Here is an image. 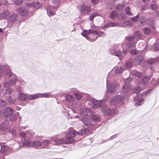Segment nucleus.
I'll return each instance as SVG.
<instances>
[{"label":"nucleus","instance_id":"obj_1","mask_svg":"<svg viewBox=\"0 0 159 159\" xmlns=\"http://www.w3.org/2000/svg\"><path fill=\"white\" fill-rule=\"evenodd\" d=\"M97 33V30H94L92 29L87 31L86 33L89 34L88 36V39H89L90 41L92 42L95 41L98 38Z\"/></svg>","mask_w":159,"mask_h":159},{"label":"nucleus","instance_id":"obj_2","mask_svg":"<svg viewBox=\"0 0 159 159\" xmlns=\"http://www.w3.org/2000/svg\"><path fill=\"white\" fill-rule=\"evenodd\" d=\"M124 99V97L120 95L118 96L113 98L111 99V103L112 104H116V103H121Z\"/></svg>","mask_w":159,"mask_h":159},{"label":"nucleus","instance_id":"obj_3","mask_svg":"<svg viewBox=\"0 0 159 159\" xmlns=\"http://www.w3.org/2000/svg\"><path fill=\"white\" fill-rule=\"evenodd\" d=\"M18 14L22 16H26L28 15L29 12L27 10L23 7H20L16 11Z\"/></svg>","mask_w":159,"mask_h":159},{"label":"nucleus","instance_id":"obj_4","mask_svg":"<svg viewBox=\"0 0 159 159\" xmlns=\"http://www.w3.org/2000/svg\"><path fill=\"white\" fill-rule=\"evenodd\" d=\"M80 114L84 116H87L91 115L90 110L89 108H82L80 111Z\"/></svg>","mask_w":159,"mask_h":159},{"label":"nucleus","instance_id":"obj_5","mask_svg":"<svg viewBox=\"0 0 159 159\" xmlns=\"http://www.w3.org/2000/svg\"><path fill=\"white\" fill-rule=\"evenodd\" d=\"M14 110L10 107H7L5 110L4 115L5 116L8 117L14 112Z\"/></svg>","mask_w":159,"mask_h":159},{"label":"nucleus","instance_id":"obj_6","mask_svg":"<svg viewBox=\"0 0 159 159\" xmlns=\"http://www.w3.org/2000/svg\"><path fill=\"white\" fill-rule=\"evenodd\" d=\"M81 12L84 14H87L91 11V8L85 6H83L80 7Z\"/></svg>","mask_w":159,"mask_h":159},{"label":"nucleus","instance_id":"obj_7","mask_svg":"<svg viewBox=\"0 0 159 159\" xmlns=\"http://www.w3.org/2000/svg\"><path fill=\"white\" fill-rule=\"evenodd\" d=\"M104 114L108 116L111 115L114 112V111L113 109H110L108 108H106L105 109L102 110Z\"/></svg>","mask_w":159,"mask_h":159},{"label":"nucleus","instance_id":"obj_8","mask_svg":"<svg viewBox=\"0 0 159 159\" xmlns=\"http://www.w3.org/2000/svg\"><path fill=\"white\" fill-rule=\"evenodd\" d=\"M82 121L84 124L86 126H90L92 125L90 120L88 118H83L82 119Z\"/></svg>","mask_w":159,"mask_h":159},{"label":"nucleus","instance_id":"obj_9","mask_svg":"<svg viewBox=\"0 0 159 159\" xmlns=\"http://www.w3.org/2000/svg\"><path fill=\"white\" fill-rule=\"evenodd\" d=\"M65 141V144H68L73 143L74 141V139L67 134L66 139Z\"/></svg>","mask_w":159,"mask_h":159},{"label":"nucleus","instance_id":"obj_10","mask_svg":"<svg viewBox=\"0 0 159 159\" xmlns=\"http://www.w3.org/2000/svg\"><path fill=\"white\" fill-rule=\"evenodd\" d=\"M8 121H4L0 125V129L3 130H6L8 128Z\"/></svg>","mask_w":159,"mask_h":159},{"label":"nucleus","instance_id":"obj_11","mask_svg":"<svg viewBox=\"0 0 159 159\" xmlns=\"http://www.w3.org/2000/svg\"><path fill=\"white\" fill-rule=\"evenodd\" d=\"M101 105V102L100 101L95 100L93 101L92 106L93 108H96L100 107Z\"/></svg>","mask_w":159,"mask_h":159},{"label":"nucleus","instance_id":"obj_12","mask_svg":"<svg viewBox=\"0 0 159 159\" xmlns=\"http://www.w3.org/2000/svg\"><path fill=\"white\" fill-rule=\"evenodd\" d=\"M143 60V59L142 57L141 56H138L135 58V64L136 65H139Z\"/></svg>","mask_w":159,"mask_h":159},{"label":"nucleus","instance_id":"obj_13","mask_svg":"<svg viewBox=\"0 0 159 159\" xmlns=\"http://www.w3.org/2000/svg\"><path fill=\"white\" fill-rule=\"evenodd\" d=\"M10 13L8 11H3L0 15V17L1 19H4L9 16Z\"/></svg>","mask_w":159,"mask_h":159},{"label":"nucleus","instance_id":"obj_14","mask_svg":"<svg viewBox=\"0 0 159 159\" xmlns=\"http://www.w3.org/2000/svg\"><path fill=\"white\" fill-rule=\"evenodd\" d=\"M28 98V95L24 93H20L19 96V99L22 101H25Z\"/></svg>","mask_w":159,"mask_h":159},{"label":"nucleus","instance_id":"obj_15","mask_svg":"<svg viewBox=\"0 0 159 159\" xmlns=\"http://www.w3.org/2000/svg\"><path fill=\"white\" fill-rule=\"evenodd\" d=\"M109 17L112 19H115L118 17V15L116 11H113L110 13Z\"/></svg>","mask_w":159,"mask_h":159},{"label":"nucleus","instance_id":"obj_16","mask_svg":"<svg viewBox=\"0 0 159 159\" xmlns=\"http://www.w3.org/2000/svg\"><path fill=\"white\" fill-rule=\"evenodd\" d=\"M40 95L39 94H35L30 95L28 98L30 100H33L40 97Z\"/></svg>","mask_w":159,"mask_h":159},{"label":"nucleus","instance_id":"obj_17","mask_svg":"<svg viewBox=\"0 0 159 159\" xmlns=\"http://www.w3.org/2000/svg\"><path fill=\"white\" fill-rule=\"evenodd\" d=\"M89 133V130L87 129H82L80 132H78V135H83Z\"/></svg>","mask_w":159,"mask_h":159},{"label":"nucleus","instance_id":"obj_18","mask_svg":"<svg viewBox=\"0 0 159 159\" xmlns=\"http://www.w3.org/2000/svg\"><path fill=\"white\" fill-rule=\"evenodd\" d=\"M42 145V143L39 141H36L33 143L32 145L36 148L40 147Z\"/></svg>","mask_w":159,"mask_h":159},{"label":"nucleus","instance_id":"obj_19","mask_svg":"<svg viewBox=\"0 0 159 159\" xmlns=\"http://www.w3.org/2000/svg\"><path fill=\"white\" fill-rule=\"evenodd\" d=\"M69 136L73 139L76 136L78 135V132L75 130L71 131L68 134Z\"/></svg>","mask_w":159,"mask_h":159},{"label":"nucleus","instance_id":"obj_20","mask_svg":"<svg viewBox=\"0 0 159 159\" xmlns=\"http://www.w3.org/2000/svg\"><path fill=\"white\" fill-rule=\"evenodd\" d=\"M57 144H61L65 143V141L62 138L57 139L55 140Z\"/></svg>","mask_w":159,"mask_h":159},{"label":"nucleus","instance_id":"obj_21","mask_svg":"<svg viewBox=\"0 0 159 159\" xmlns=\"http://www.w3.org/2000/svg\"><path fill=\"white\" fill-rule=\"evenodd\" d=\"M117 26L116 23L115 22H111L108 23L106 25L104 26V28H108L110 27H114Z\"/></svg>","mask_w":159,"mask_h":159},{"label":"nucleus","instance_id":"obj_22","mask_svg":"<svg viewBox=\"0 0 159 159\" xmlns=\"http://www.w3.org/2000/svg\"><path fill=\"white\" fill-rule=\"evenodd\" d=\"M143 31L145 34L148 35L150 34L151 32V29L148 27H146L143 28Z\"/></svg>","mask_w":159,"mask_h":159},{"label":"nucleus","instance_id":"obj_23","mask_svg":"<svg viewBox=\"0 0 159 159\" xmlns=\"http://www.w3.org/2000/svg\"><path fill=\"white\" fill-rule=\"evenodd\" d=\"M97 16H99V14L97 12H94L90 16L89 18V20L91 21H93L94 18Z\"/></svg>","mask_w":159,"mask_h":159},{"label":"nucleus","instance_id":"obj_24","mask_svg":"<svg viewBox=\"0 0 159 159\" xmlns=\"http://www.w3.org/2000/svg\"><path fill=\"white\" fill-rule=\"evenodd\" d=\"M42 6V4L38 2H34L33 7L34 8L38 9Z\"/></svg>","mask_w":159,"mask_h":159},{"label":"nucleus","instance_id":"obj_25","mask_svg":"<svg viewBox=\"0 0 159 159\" xmlns=\"http://www.w3.org/2000/svg\"><path fill=\"white\" fill-rule=\"evenodd\" d=\"M31 142L29 140H25L23 142V146L29 147L30 146Z\"/></svg>","mask_w":159,"mask_h":159},{"label":"nucleus","instance_id":"obj_26","mask_svg":"<svg viewBox=\"0 0 159 159\" xmlns=\"http://www.w3.org/2000/svg\"><path fill=\"white\" fill-rule=\"evenodd\" d=\"M92 119L94 121H99L100 120V117L96 115H93L91 116Z\"/></svg>","mask_w":159,"mask_h":159},{"label":"nucleus","instance_id":"obj_27","mask_svg":"<svg viewBox=\"0 0 159 159\" xmlns=\"http://www.w3.org/2000/svg\"><path fill=\"white\" fill-rule=\"evenodd\" d=\"M9 149V148L7 146H3L1 147V151L2 152H4Z\"/></svg>","mask_w":159,"mask_h":159},{"label":"nucleus","instance_id":"obj_28","mask_svg":"<svg viewBox=\"0 0 159 159\" xmlns=\"http://www.w3.org/2000/svg\"><path fill=\"white\" fill-rule=\"evenodd\" d=\"M147 20L144 17H142L140 20L141 25L142 26H144Z\"/></svg>","mask_w":159,"mask_h":159},{"label":"nucleus","instance_id":"obj_29","mask_svg":"<svg viewBox=\"0 0 159 159\" xmlns=\"http://www.w3.org/2000/svg\"><path fill=\"white\" fill-rule=\"evenodd\" d=\"M17 15L16 14L12 15L10 17V19L11 21H15L16 20Z\"/></svg>","mask_w":159,"mask_h":159},{"label":"nucleus","instance_id":"obj_30","mask_svg":"<svg viewBox=\"0 0 159 159\" xmlns=\"http://www.w3.org/2000/svg\"><path fill=\"white\" fill-rule=\"evenodd\" d=\"M150 78L148 76H145L143 78L142 80L143 83H146L150 80Z\"/></svg>","mask_w":159,"mask_h":159},{"label":"nucleus","instance_id":"obj_31","mask_svg":"<svg viewBox=\"0 0 159 159\" xmlns=\"http://www.w3.org/2000/svg\"><path fill=\"white\" fill-rule=\"evenodd\" d=\"M133 75L134 76L138 77L139 78H141L142 76V74L141 73L137 71H134Z\"/></svg>","mask_w":159,"mask_h":159},{"label":"nucleus","instance_id":"obj_32","mask_svg":"<svg viewBox=\"0 0 159 159\" xmlns=\"http://www.w3.org/2000/svg\"><path fill=\"white\" fill-rule=\"evenodd\" d=\"M124 6L121 4H118L116 6V8L118 11H121L123 9Z\"/></svg>","mask_w":159,"mask_h":159},{"label":"nucleus","instance_id":"obj_33","mask_svg":"<svg viewBox=\"0 0 159 159\" xmlns=\"http://www.w3.org/2000/svg\"><path fill=\"white\" fill-rule=\"evenodd\" d=\"M126 17V16L123 13H122L119 15H118V18L119 19H125Z\"/></svg>","mask_w":159,"mask_h":159},{"label":"nucleus","instance_id":"obj_34","mask_svg":"<svg viewBox=\"0 0 159 159\" xmlns=\"http://www.w3.org/2000/svg\"><path fill=\"white\" fill-rule=\"evenodd\" d=\"M132 65V63L130 61H127L126 63V67L127 69H130Z\"/></svg>","mask_w":159,"mask_h":159},{"label":"nucleus","instance_id":"obj_35","mask_svg":"<svg viewBox=\"0 0 159 159\" xmlns=\"http://www.w3.org/2000/svg\"><path fill=\"white\" fill-rule=\"evenodd\" d=\"M66 98L67 101L70 102L73 100V96L71 95H67L66 96Z\"/></svg>","mask_w":159,"mask_h":159},{"label":"nucleus","instance_id":"obj_36","mask_svg":"<svg viewBox=\"0 0 159 159\" xmlns=\"http://www.w3.org/2000/svg\"><path fill=\"white\" fill-rule=\"evenodd\" d=\"M125 12L126 14L128 15H131V13L130 11V8L129 7H126L125 9Z\"/></svg>","mask_w":159,"mask_h":159},{"label":"nucleus","instance_id":"obj_37","mask_svg":"<svg viewBox=\"0 0 159 159\" xmlns=\"http://www.w3.org/2000/svg\"><path fill=\"white\" fill-rule=\"evenodd\" d=\"M135 34L134 37H135V38L139 39L141 38V35L139 31H137L135 33Z\"/></svg>","mask_w":159,"mask_h":159},{"label":"nucleus","instance_id":"obj_38","mask_svg":"<svg viewBox=\"0 0 159 159\" xmlns=\"http://www.w3.org/2000/svg\"><path fill=\"white\" fill-rule=\"evenodd\" d=\"M6 105V103L2 100L0 99V107H3Z\"/></svg>","mask_w":159,"mask_h":159},{"label":"nucleus","instance_id":"obj_39","mask_svg":"<svg viewBox=\"0 0 159 159\" xmlns=\"http://www.w3.org/2000/svg\"><path fill=\"white\" fill-rule=\"evenodd\" d=\"M157 61L156 58L152 59L148 61V62L149 64H152L155 63Z\"/></svg>","mask_w":159,"mask_h":159},{"label":"nucleus","instance_id":"obj_40","mask_svg":"<svg viewBox=\"0 0 159 159\" xmlns=\"http://www.w3.org/2000/svg\"><path fill=\"white\" fill-rule=\"evenodd\" d=\"M40 94V97L48 98L49 97L50 95V94L49 93H45L43 94Z\"/></svg>","mask_w":159,"mask_h":159},{"label":"nucleus","instance_id":"obj_41","mask_svg":"<svg viewBox=\"0 0 159 159\" xmlns=\"http://www.w3.org/2000/svg\"><path fill=\"white\" fill-rule=\"evenodd\" d=\"M134 92L136 93H139L141 91V88L138 87L134 89Z\"/></svg>","mask_w":159,"mask_h":159},{"label":"nucleus","instance_id":"obj_42","mask_svg":"<svg viewBox=\"0 0 159 159\" xmlns=\"http://www.w3.org/2000/svg\"><path fill=\"white\" fill-rule=\"evenodd\" d=\"M153 49L154 51H158L159 50V44H156L154 45Z\"/></svg>","mask_w":159,"mask_h":159},{"label":"nucleus","instance_id":"obj_43","mask_svg":"<svg viewBox=\"0 0 159 159\" xmlns=\"http://www.w3.org/2000/svg\"><path fill=\"white\" fill-rule=\"evenodd\" d=\"M87 31V30H84V32H85V33H81V34L83 36L85 37L87 39H88V36H89V34H88L86 33Z\"/></svg>","mask_w":159,"mask_h":159},{"label":"nucleus","instance_id":"obj_44","mask_svg":"<svg viewBox=\"0 0 159 159\" xmlns=\"http://www.w3.org/2000/svg\"><path fill=\"white\" fill-rule=\"evenodd\" d=\"M74 94L76 99L78 100H80L81 98V95L80 94L75 93Z\"/></svg>","mask_w":159,"mask_h":159},{"label":"nucleus","instance_id":"obj_45","mask_svg":"<svg viewBox=\"0 0 159 159\" xmlns=\"http://www.w3.org/2000/svg\"><path fill=\"white\" fill-rule=\"evenodd\" d=\"M6 92L5 90L3 89L2 91H0V98H2L5 95V93Z\"/></svg>","mask_w":159,"mask_h":159},{"label":"nucleus","instance_id":"obj_46","mask_svg":"<svg viewBox=\"0 0 159 159\" xmlns=\"http://www.w3.org/2000/svg\"><path fill=\"white\" fill-rule=\"evenodd\" d=\"M150 8L154 10H156L157 9V6L156 5L152 4L150 6Z\"/></svg>","mask_w":159,"mask_h":159},{"label":"nucleus","instance_id":"obj_47","mask_svg":"<svg viewBox=\"0 0 159 159\" xmlns=\"http://www.w3.org/2000/svg\"><path fill=\"white\" fill-rule=\"evenodd\" d=\"M97 37L99 36H104L105 35V33L104 32L101 31V32H99L98 31V33H97Z\"/></svg>","mask_w":159,"mask_h":159},{"label":"nucleus","instance_id":"obj_48","mask_svg":"<svg viewBox=\"0 0 159 159\" xmlns=\"http://www.w3.org/2000/svg\"><path fill=\"white\" fill-rule=\"evenodd\" d=\"M10 120L11 122H14L16 120V119L15 116H12L10 117Z\"/></svg>","mask_w":159,"mask_h":159},{"label":"nucleus","instance_id":"obj_49","mask_svg":"<svg viewBox=\"0 0 159 159\" xmlns=\"http://www.w3.org/2000/svg\"><path fill=\"white\" fill-rule=\"evenodd\" d=\"M135 38H135V37H134V36H130V37H126V39L130 41H132Z\"/></svg>","mask_w":159,"mask_h":159},{"label":"nucleus","instance_id":"obj_50","mask_svg":"<svg viewBox=\"0 0 159 159\" xmlns=\"http://www.w3.org/2000/svg\"><path fill=\"white\" fill-rule=\"evenodd\" d=\"M48 14L49 16H52L54 14L53 11L52 10L47 11Z\"/></svg>","mask_w":159,"mask_h":159},{"label":"nucleus","instance_id":"obj_51","mask_svg":"<svg viewBox=\"0 0 159 159\" xmlns=\"http://www.w3.org/2000/svg\"><path fill=\"white\" fill-rule=\"evenodd\" d=\"M138 52L135 50H132L130 52V53L132 55H136L137 54Z\"/></svg>","mask_w":159,"mask_h":159},{"label":"nucleus","instance_id":"obj_52","mask_svg":"<svg viewBox=\"0 0 159 159\" xmlns=\"http://www.w3.org/2000/svg\"><path fill=\"white\" fill-rule=\"evenodd\" d=\"M148 20H149V19H148ZM149 20L150 21V22L148 23L147 24L148 25L152 26L153 25V20L152 19H151Z\"/></svg>","mask_w":159,"mask_h":159},{"label":"nucleus","instance_id":"obj_53","mask_svg":"<svg viewBox=\"0 0 159 159\" xmlns=\"http://www.w3.org/2000/svg\"><path fill=\"white\" fill-rule=\"evenodd\" d=\"M23 1V0H15V3L16 4L19 5L22 3Z\"/></svg>","mask_w":159,"mask_h":159},{"label":"nucleus","instance_id":"obj_54","mask_svg":"<svg viewBox=\"0 0 159 159\" xmlns=\"http://www.w3.org/2000/svg\"><path fill=\"white\" fill-rule=\"evenodd\" d=\"M34 2L30 3H27L26 4V6L27 7H33Z\"/></svg>","mask_w":159,"mask_h":159},{"label":"nucleus","instance_id":"obj_55","mask_svg":"<svg viewBox=\"0 0 159 159\" xmlns=\"http://www.w3.org/2000/svg\"><path fill=\"white\" fill-rule=\"evenodd\" d=\"M143 102V99H141L139 101V102L137 103V104L139 106L141 105L142 103V102Z\"/></svg>","mask_w":159,"mask_h":159},{"label":"nucleus","instance_id":"obj_56","mask_svg":"<svg viewBox=\"0 0 159 159\" xmlns=\"http://www.w3.org/2000/svg\"><path fill=\"white\" fill-rule=\"evenodd\" d=\"M12 92L13 90L11 89H7V91H6V92L9 94H10Z\"/></svg>","mask_w":159,"mask_h":159},{"label":"nucleus","instance_id":"obj_57","mask_svg":"<svg viewBox=\"0 0 159 159\" xmlns=\"http://www.w3.org/2000/svg\"><path fill=\"white\" fill-rule=\"evenodd\" d=\"M20 136L22 137H25L26 136L25 133V132H21L20 134Z\"/></svg>","mask_w":159,"mask_h":159},{"label":"nucleus","instance_id":"obj_58","mask_svg":"<svg viewBox=\"0 0 159 159\" xmlns=\"http://www.w3.org/2000/svg\"><path fill=\"white\" fill-rule=\"evenodd\" d=\"M16 78L11 80V83L13 84H15L16 82Z\"/></svg>","mask_w":159,"mask_h":159},{"label":"nucleus","instance_id":"obj_59","mask_svg":"<svg viewBox=\"0 0 159 159\" xmlns=\"http://www.w3.org/2000/svg\"><path fill=\"white\" fill-rule=\"evenodd\" d=\"M92 2L93 4H97L99 0H92Z\"/></svg>","mask_w":159,"mask_h":159},{"label":"nucleus","instance_id":"obj_60","mask_svg":"<svg viewBox=\"0 0 159 159\" xmlns=\"http://www.w3.org/2000/svg\"><path fill=\"white\" fill-rule=\"evenodd\" d=\"M139 17L138 15H137L135 17L131 18V20L134 21L137 20V19Z\"/></svg>","mask_w":159,"mask_h":159},{"label":"nucleus","instance_id":"obj_61","mask_svg":"<svg viewBox=\"0 0 159 159\" xmlns=\"http://www.w3.org/2000/svg\"><path fill=\"white\" fill-rule=\"evenodd\" d=\"M12 74V73L11 71H9L7 73L6 75L8 76L9 77H10L11 76Z\"/></svg>","mask_w":159,"mask_h":159},{"label":"nucleus","instance_id":"obj_62","mask_svg":"<svg viewBox=\"0 0 159 159\" xmlns=\"http://www.w3.org/2000/svg\"><path fill=\"white\" fill-rule=\"evenodd\" d=\"M146 8H147V7L146 6H143L141 7V10L142 11L145 10H146Z\"/></svg>","mask_w":159,"mask_h":159},{"label":"nucleus","instance_id":"obj_63","mask_svg":"<svg viewBox=\"0 0 159 159\" xmlns=\"http://www.w3.org/2000/svg\"><path fill=\"white\" fill-rule=\"evenodd\" d=\"M142 1L143 2L146 3L150 1V0H142Z\"/></svg>","mask_w":159,"mask_h":159},{"label":"nucleus","instance_id":"obj_64","mask_svg":"<svg viewBox=\"0 0 159 159\" xmlns=\"http://www.w3.org/2000/svg\"><path fill=\"white\" fill-rule=\"evenodd\" d=\"M128 51V50L127 49L123 50V52L125 54H126Z\"/></svg>","mask_w":159,"mask_h":159}]
</instances>
